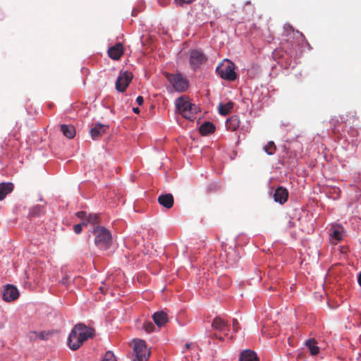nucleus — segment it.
Instances as JSON below:
<instances>
[{"label": "nucleus", "mask_w": 361, "mask_h": 361, "mask_svg": "<svg viewBox=\"0 0 361 361\" xmlns=\"http://www.w3.org/2000/svg\"><path fill=\"white\" fill-rule=\"evenodd\" d=\"M94 334V329L88 327L84 324L79 323L71 330L68 338V345L72 350H76L80 348L85 341L89 338H92Z\"/></svg>", "instance_id": "f257e3e1"}, {"label": "nucleus", "mask_w": 361, "mask_h": 361, "mask_svg": "<svg viewBox=\"0 0 361 361\" xmlns=\"http://www.w3.org/2000/svg\"><path fill=\"white\" fill-rule=\"evenodd\" d=\"M94 235V243L101 250H107L111 245V234L104 226H95L92 231Z\"/></svg>", "instance_id": "f03ea898"}, {"label": "nucleus", "mask_w": 361, "mask_h": 361, "mask_svg": "<svg viewBox=\"0 0 361 361\" xmlns=\"http://www.w3.org/2000/svg\"><path fill=\"white\" fill-rule=\"evenodd\" d=\"M176 107L183 117L192 121L197 112V107L191 104L186 98L180 97L176 100Z\"/></svg>", "instance_id": "7ed1b4c3"}, {"label": "nucleus", "mask_w": 361, "mask_h": 361, "mask_svg": "<svg viewBox=\"0 0 361 361\" xmlns=\"http://www.w3.org/2000/svg\"><path fill=\"white\" fill-rule=\"evenodd\" d=\"M216 72L221 78L228 81H233L237 78V74L235 72V65L228 59H225L219 64L216 68Z\"/></svg>", "instance_id": "20e7f679"}, {"label": "nucleus", "mask_w": 361, "mask_h": 361, "mask_svg": "<svg viewBox=\"0 0 361 361\" xmlns=\"http://www.w3.org/2000/svg\"><path fill=\"white\" fill-rule=\"evenodd\" d=\"M133 355L132 361H147L150 355V351L146 343L142 340L133 341Z\"/></svg>", "instance_id": "39448f33"}, {"label": "nucleus", "mask_w": 361, "mask_h": 361, "mask_svg": "<svg viewBox=\"0 0 361 361\" xmlns=\"http://www.w3.org/2000/svg\"><path fill=\"white\" fill-rule=\"evenodd\" d=\"M222 252L221 257L224 259L229 265H234L239 259V253L237 250L235 244L230 245L222 244Z\"/></svg>", "instance_id": "423d86ee"}, {"label": "nucleus", "mask_w": 361, "mask_h": 361, "mask_svg": "<svg viewBox=\"0 0 361 361\" xmlns=\"http://www.w3.org/2000/svg\"><path fill=\"white\" fill-rule=\"evenodd\" d=\"M167 80L171 84L173 88L178 92H184L188 87V82L181 74L165 73Z\"/></svg>", "instance_id": "0eeeda50"}, {"label": "nucleus", "mask_w": 361, "mask_h": 361, "mask_svg": "<svg viewBox=\"0 0 361 361\" xmlns=\"http://www.w3.org/2000/svg\"><path fill=\"white\" fill-rule=\"evenodd\" d=\"M132 79V73L127 71L121 73L115 83L116 90L121 92H125Z\"/></svg>", "instance_id": "6e6552de"}, {"label": "nucleus", "mask_w": 361, "mask_h": 361, "mask_svg": "<svg viewBox=\"0 0 361 361\" xmlns=\"http://www.w3.org/2000/svg\"><path fill=\"white\" fill-rule=\"evenodd\" d=\"M205 60L206 57L202 51L196 49L190 51L189 61L192 69L195 70L202 64Z\"/></svg>", "instance_id": "1a4fd4ad"}, {"label": "nucleus", "mask_w": 361, "mask_h": 361, "mask_svg": "<svg viewBox=\"0 0 361 361\" xmlns=\"http://www.w3.org/2000/svg\"><path fill=\"white\" fill-rule=\"evenodd\" d=\"M2 297L6 302L13 301L19 297V292L15 286L8 285L4 290Z\"/></svg>", "instance_id": "9d476101"}, {"label": "nucleus", "mask_w": 361, "mask_h": 361, "mask_svg": "<svg viewBox=\"0 0 361 361\" xmlns=\"http://www.w3.org/2000/svg\"><path fill=\"white\" fill-rule=\"evenodd\" d=\"M274 200L280 204L286 203L288 198V191L283 187L277 188L274 192Z\"/></svg>", "instance_id": "9b49d317"}, {"label": "nucleus", "mask_w": 361, "mask_h": 361, "mask_svg": "<svg viewBox=\"0 0 361 361\" xmlns=\"http://www.w3.org/2000/svg\"><path fill=\"white\" fill-rule=\"evenodd\" d=\"M108 128V126L102 124L100 123H96L94 126L92 127L90 130V133L92 140H96L100 138L106 133Z\"/></svg>", "instance_id": "f8f14e48"}, {"label": "nucleus", "mask_w": 361, "mask_h": 361, "mask_svg": "<svg viewBox=\"0 0 361 361\" xmlns=\"http://www.w3.org/2000/svg\"><path fill=\"white\" fill-rule=\"evenodd\" d=\"M124 49L121 42L116 43L108 50L109 56L114 60H118L123 54Z\"/></svg>", "instance_id": "ddd939ff"}, {"label": "nucleus", "mask_w": 361, "mask_h": 361, "mask_svg": "<svg viewBox=\"0 0 361 361\" xmlns=\"http://www.w3.org/2000/svg\"><path fill=\"white\" fill-rule=\"evenodd\" d=\"M158 203L166 209H171L174 204V199L171 193L161 194L157 198Z\"/></svg>", "instance_id": "4468645a"}, {"label": "nucleus", "mask_w": 361, "mask_h": 361, "mask_svg": "<svg viewBox=\"0 0 361 361\" xmlns=\"http://www.w3.org/2000/svg\"><path fill=\"white\" fill-rule=\"evenodd\" d=\"M228 327L229 324L228 321L224 320L219 316L214 317L212 323V328L219 331H227Z\"/></svg>", "instance_id": "2eb2a0df"}, {"label": "nucleus", "mask_w": 361, "mask_h": 361, "mask_svg": "<svg viewBox=\"0 0 361 361\" xmlns=\"http://www.w3.org/2000/svg\"><path fill=\"white\" fill-rule=\"evenodd\" d=\"M239 361H259V359L255 352L246 349L241 352Z\"/></svg>", "instance_id": "dca6fc26"}, {"label": "nucleus", "mask_w": 361, "mask_h": 361, "mask_svg": "<svg viewBox=\"0 0 361 361\" xmlns=\"http://www.w3.org/2000/svg\"><path fill=\"white\" fill-rule=\"evenodd\" d=\"M240 123L239 117L234 115L226 120V126L227 130L235 131L239 128Z\"/></svg>", "instance_id": "f3484780"}, {"label": "nucleus", "mask_w": 361, "mask_h": 361, "mask_svg": "<svg viewBox=\"0 0 361 361\" xmlns=\"http://www.w3.org/2000/svg\"><path fill=\"white\" fill-rule=\"evenodd\" d=\"M152 317L154 323L158 326H162L168 322L167 314L163 311L155 312Z\"/></svg>", "instance_id": "a211bd4d"}, {"label": "nucleus", "mask_w": 361, "mask_h": 361, "mask_svg": "<svg viewBox=\"0 0 361 361\" xmlns=\"http://www.w3.org/2000/svg\"><path fill=\"white\" fill-rule=\"evenodd\" d=\"M61 131L68 139H73L75 136V129L72 125L62 124L60 126Z\"/></svg>", "instance_id": "6ab92c4d"}, {"label": "nucleus", "mask_w": 361, "mask_h": 361, "mask_svg": "<svg viewBox=\"0 0 361 361\" xmlns=\"http://www.w3.org/2000/svg\"><path fill=\"white\" fill-rule=\"evenodd\" d=\"M199 130L202 135H207L215 131V126L212 123L206 121L200 126Z\"/></svg>", "instance_id": "aec40b11"}, {"label": "nucleus", "mask_w": 361, "mask_h": 361, "mask_svg": "<svg viewBox=\"0 0 361 361\" xmlns=\"http://www.w3.org/2000/svg\"><path fill=\"white\" fill-rule=\"evenodd\" d=\"M13 190V184L11 183H0V201Z\"/></svg>", "instance_id": "412c9836"}, {"label": "nucleus", "mask_w": 361, "mask_h": 361, "mask_svg": "<svg viewBox=\"0 0 361 361\" xmlns=\"http://www.w3.org/2000/svg\"><path fill=\"white\" fill-rule=\"evenodd\" d=\"M44 214V207L41 205L37 204V205L33 207L30 209L28 216L30 219H33L35 217L41 216Z\"/></svg>", "instance_id": "4be33fe9"}, {"label": "nucleus", "mask_w": 361, "mask_h": 361, "mask_svg": "<svg viewBox=\"0 0 361 361\" xmlns=\"http://www.w3.org/2000/svg\"><path fill=\"white\" fill-rule=\"evenodd\" d=\"M330 235L331 237L332 242L334 243H337L343 239V228L341 227H334V231Z\"/></svg>", "instance_id": "5701e85b"}, {"label": "nucleus", "mask_w": 361, "mask_h": 361, "mask_svg": "<svg viewBox=\"0 0 361 361\" xmlns=\"http://www.w3.org/2000/svg\"><path fill=\"white\" fill-rule=\"evenodd\" d=\"M306 345L310 351L312 355H316L319 353V349L317 345V341L314 338L309 339L306 341Z\"/></svg>", "instance_id": "b1692460"}, {"label": "nucleus", "mask_w": 361, "mask_h": 361, "mask_svg": "<svg viewBox=\"0 0 361 361\" xmlns=\"http://www.w3.org/2000/svg\"><path fill=\"white\" fill-rule=\"evenodd\" d=\"M233 108V103L232 102H227L226 104H220L219 106V112L221 115L226 116Z\"/></svg>", "instance_id": "393cba45"}, {"label": "nucleus", "mask_w": 361, "mask_h": 361, "mask_svg": "<svg viewBox=\"0 0 361 361\" xmlns=\"http://www.w3.org/2000/svg\"><path fill=\"white\" fill-rule=\"evenodd\" d=\"M99 223V216L94 214H88L86 221H83L82 224L87 226L88 224L96 225Z\"/></svg>", "instance_id": "a878e982"}, {"label": "nucleus", "mask_w": 361, "mask_h": 361, "mask_svg": "<svg viewBox=\"0 0 361 361\" xmlns=\"http://www.w3.org/2000/svg\"><path fill=\"white\" fill-rule=\"evenodd\" d=\"M263 149L269 155H273L276 152V147L273 141H269Z\"/></svg>", "instance_id": "bb28decb"}, {"label": "nucleus", "mask_w": 361, "mask_h": 361, "mask_svg": "<svg viewBox=\"0 0 361 361\" xmlns=\"http://www.w3.org/2000/svg\"><path fill=\"white\" fill-rule=\"evenodd\" d=\"M143 329L147 333H151L154 329V326L152 322H146L143 324Z\"/></svg>", "instance_id": "cd10ccee"}, {"label": "nucleus", "mask_w": 361, "mask_h": 361, "mask_svg": "<svg viewBox=\"0 0 361 361\" xmlns=\"http://www.w3.org/2000/svg\"><path fill=\"white\" fill-rule=\"evenodd\" d=\"M102 361H116V359L112 352L108 351L105 353Z\"/></svg>", "instance_id": "c85d7f7f"}, {"label": "nucleus", "mask_w": 361, "mask_h": 361, "mask_svg": "<svg viewBox=\"0 0 361 361\" xmlns=\"http://www.w3.org/2000/svg\"><path fill=\"white\" fill-rule=\"evenodd\" d=\"M51 335L50 332L42 331L38 333V338L41 340H47L49 336Z\"/></svg>", "instance_id": "c756f323"}, {"label": "nucleus", "mask_w": 361, "mask_h": 361, "mask_svg": "<svg viewBox=\"0 0 361 361\" xmlns=\"http://www.w3.org/2000/svg\"><path fill=\"white\" fill-rule=\"evenodd\" d=\"M76 216H78V218L82 219V221H86V219H87V214L86 212H84V211H80V212H78L76 214H75Z\"/></svg>", "instance_id": "7c9ffc66"}, {"label": "nucleus", "mask_w": 361, "mask_h": 361, "mask_svg": "<svg viewBox=\"0 0 361 361\" xmlns=\"http://www.w3.org/2000/svg\"><path fill=\"white\" fill-rule=\"evenodd\" d=\"M82 226H84L82 224H76L73 226V231L74 232L76 233V234H79L82 232Z\"/></svg>", "instance_id": "2f4dec72"}, {"label": "nucleus", "mask_w": 361, "mask_h": 361, "mask_svg": "<svg viewBox=\"0 0 361 361\" xmlns=\"http://www.w3.org/2000/svg\"><path fill=\"white\" fill-rule=\"evenodd\" d=\"M240 324L236 319H233V329L235 332H237L240 329Z\"/></svg>", "instance_id": "473e14b6"}, {"label": "nucleus", "mask_w": 361, "mask_h": 361, "mask_svg": "<svg viewBox=\"0 0 361 361\" xmlns=\"http://www.w3.org/2000/svg\"><path fill=\"white\" fill-rule=\"evenodd\" d=\"M28 337L30 341H35L38 338V333L36 331H30L28 334Z\"/></svg>", "instance_id": "72a5a7b5"}, {"label": "nucleus", "mask_w": 361, "mask_h": 361, "mask_svg": "<svg viewBox=\"0 0 361 361\" xmlns=\"http://www.w3.org/2000/svg\"><path fill=\"white\" fill-rule=\"evenodd\" d=\"M195 0H175V1L178 4H190L193 2Z\"/></svg>", "instance_id": "f704fd0d"}, {"label": "nucleus", "mask_w": 361, "mask_h": 361, "mask_svg": "<svg viewBox=\"0 0 361 361\" xmlns=\"http://www.w3.org/2000/svg\"><path fill=\"white\" fill-rule=\"evenodd\" d=\"M136 102L139 105H142L144 102L143 97L142 96H138L136 99Z\"/></svg>", "instance_id": "c9c22d12"}, {"label": "nucleus", "mask_w": 361, "mask_h": 361, "mask_svg": "<svg viewBox=\"0 0 361 361\" xmlns=\"http://www.w3.org/2000/svg\"><path fill=\"white\" fill-rule=\"evenodd\" d=\"M157 1L161 6H164L168 4L169 0H157Z\"/></svg>", "instance_id": "e433bc0d"}, {"label": "nucleus", "mask_w": 361, "mask_h": 361, "mask_svg": "<svg viewBox=\"0 0 361 361\" xmlns=\"http://www.w3.org/2000/svg\"><path fill=\"white\" fill-rule=\"evenodd\" d=\"M192 343H186V344L185 345L184 350H189V349H190V348H191V347H192Z\"/></svg>", "instance_id": "4c0bfd02"}, {"label": "nucleus", "mask_w": 361, "mask_h": 361, "mask_svg": "<svg viewBox=\"0 0 361 361\" xmlns=\"http://www.w3.org/2000/svg\"><path fill=\"white\" fill-rule=\"evenodd\" d=\"M133 112H134V113H135V114H138V113L140 112V109H139V108H137V107H134V108L133 109Z\"/></svg>", "instance_id": "58836bf2"}, {"label": "nucleus", "mask_w": 361, "mask_h": 361, "mask_svg": "<svg viewBox=\"0 0 361 361\" xmlns=\"http://www.w3.org/2000/svg\"><path fill=\"white\" fill-rule=\"evenodd\" d=\"M210 337H211V338H213V339H214V338L217 339L218 336H217L216 334H212L210 335Z\"/></svg>", "instance_id": "ea45409f"}, {"label": "nucleus", "mask_w": 361, "mask_h": 361, "mask_svg": "<svg viewBox=\"0 0 361 361\" xmlns=\"http://www.w3.org/2000/svg\"><path fill=\"white\" fill-rule=\"evenodd\" d=\"M358 283H359L360 286H361V273L359 274V276H358Z\"/></svg>", "instance_id": "a19ab883"}, {"label": "nucleus", "mask_w": 361, "mask_h": 361, "mask_svg": "<svg viewBox=\"0 0 361 361\" xmlns=\"http://www.w3.org/2000/svg\"><path fill=\"white\" fill-rule=\"evenodd\" d=\"M217 339H219L220 341H224V338L222 336H218Z\"/></svg>", "instance_id": "79ce46f5"}]
</instances>
